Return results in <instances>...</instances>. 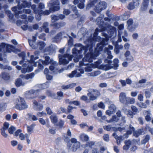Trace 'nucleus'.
<instances>
[{"mask_svg": "<svg viewBox=\"0 0 153 153\" xmlns=\"http://www.w3.org/2000/svg\"><path fill=\"white\" fill-rule=\"evenodd\" d=\"M39 57L37 56H34L32 55L30 57V60L29 62V64L26 69H22L21 72L23 73H25L26 72H29L33 71V67H36L37 65L38 67L40 69H42L43 68V66L42 63L44 65H47L50 63H52L53 61L51 59H50L48 56H45V60L43 61L41 59L39 60V62H36L35 61L38 59Z\"/></svg>", "mask_w": 153, "mask_h": 153, "instance_id": "nucleus-1", "label": "nucleus"}, {"mask_svg": "<svg viewBox=\"0 0 153 153\" xmlns=\"http://www.w3.org/2000/svg\"><path fill=\"white\" fill-rule=\"evenodd\" d=\"M97 49V48L96 49L94 55L91 52L88 53L82 59V62H79L80 66L83 65L86 66L85 68L86 72H91L92 71V68H97L94 67L95 65H97L96 62H94V64H90V63L92 62L93 59H94L98 56L99 51Z\"/></svg>", "mask_w": 153, "mask_h": 153, "instance_id": "nucleus-2", "label": "nucleus"}, {"mask_svg": "<svg viewBox=\"0 0 153 153\" xmlns=\"http://www.w3.org/2000/svg\"><path fill=\"white\" fill-rule=\"evenodd\" d=\"M105 62L107 63L106 65H100L102 62L101 60H99L96 62V63H97V65H95L94 67H97L98 69H102L103 70L107 71L112 68V66L111 65V62L109 60L105 59Z\"/></svg>", "mask_w": 153, "mask_h": 153, "instance_id": "nucleus-3", "label": "nucleus"}, {"mask_svg": "<svg viewBox=\"0 0 153 153\" xmlns=\"http://www.w3.org/2000/svg\"><path fill=\"white\" fill-rule=\"evenodd\" d=\"M13 49V47L12 45L9 44H5L2 43L0 44V60H2V59L1 56L2 54H5L6 52H10Z\"/></svg>", "mask_w": 153, "mask_h": 153, "instance_id": "nucleus-4", "label": "nucleus"}, {"mask_svg": "<svg viewBox=\"0 0 153 153\" xmlns=\"http://www.w3.org/2000/svg\"><path fill=\"white\" fill-rule=\"evenodd\" d=\"M36 37L35 36H33V39L31 41H29V43L30 46L33 49L39 48L40 50H42L45 46V44L42 42H39V43L36 44L34 42L36 40Z\"/></svg>", "mask_w": 153, "mask_h": 153, "instance_id": "nucleus-5", "label": "nucleus"}, {"mask_svg": "<svg viewBox=\"0 0 153 153\" xmlns=\"http://www.w3.org/2000/svg\"><path fill=\"white\" fill-rule=\"evenodd\" d=\"M15 107L16 109L21 111L27 108L28 105L24 99L20 98L18 100V102L16 105Z\"/></svg>", "mask_w": 153, "mask_h": 153, "instance_id": "nucleus-6", "label": "nucleus"}, {"mask_svg": "<svg viewBox=\"0 0 153 153\" xmlns=\"http://www.w3.org/2000/svg\"><path fill=\"white\" fill-rule=\"evenodd\" d=\"M59 64H66L69 62V61H71L73 58V56L72 55L69 54H65L63 56H62L59 55Z\"/></svg>", "mask_w": 153, "mask_h": 153, "instance_id": "nucleus-7", "label": "nucleus"}, {"mask_svg": "<svg viewBox=\"0 0 153 153\" xmlns=\"http://www.w3.org/2000/svg\"><path fill=\"white\" fill-rule=\"evenodd\" d=\"M134 128L131 125H130L129 127L128 128V130L126 131V134L125 135H124L122 137L117 136L116 134L115 133L113 134V136L116 138V139L117 140H120V138H121L120 139L122 140H123L124 138L128 137V136H127V134H131L132 132L134 131Z\"/></svg>", "mask_w": 153, "mask_h": 153, "instance_id": "nucleus-8", "label": "nucleus"}, {"mask_svg": "<svg viewBox=\"0 0 153 153\" xmlns=\"http://www.w3.org/2000/svg\"><path fill=\"white\" fill-rule=\"evenodd\" d=\"M88 95L91 100H94L100 95V93L98 91L93 89L88 94Z\"/></svg>", "mask_w": 153, "mask_h": 153, "instance_id": "nucleus-9", "label": "nucleus"}, {"mask_svg": "<svg viewBox=\"0 0 153 153\" xmlns=\"http://www.w3.org/2000/svg\"><path fill=\"white\" fill-rule=\"evenodd\" d=\"M84 71L83 69H79L74 71H73L71 74L68 75V76L70 78H72L74 77H79L81 76V74L84 73Z\"/></svg>", "mask_w": 153, "mask_h": 153, "instance_id": "nucleus-10", "label": "nucleus"}, {"mask_svg": "<svg viewBox=\"0 0 153 153\" xmlns=\"http://www.w3.org/2000/svg\"><path fill=\"white\" fill-rule=\"evenodd\" d=\"M14 135L16 137L19 136V138L22 140H24L26 137H29V135L27 134H25L22 133V131L20 129L17 130L14 134Z\"/></svg>", "mask_w": 153, "mask_h": 153, "instance_id": "nucleus-11", "label": "nucleus"}, {"mask_svg": "<svg viewBox=\"0 0 153 153\" xmlns=\"http://www.w3.org/2000/svg\"><path fill=\"white\" fill-rule=\"evenodd\" d=\"M106 7V3L105 2H101L97 4L95 7L94 10L97 13H100L102 10L105 9Z\"/></svg>", "mask_w": 153, "mask_h": 153, "instance_id": "nucleus-12", "label": "nucleus"}, {"mask_svg": "<svg viewBox=\"0 0 153 153\" xmlns=\"http://www.w3.org/2000/svg\"><path fill=\"white\" fill-rule=\"evenodd\" d=\"M37 93V90H31L26 92L25 96L27 98L33 99L36 97Z\"/></svg>", "mask_w": 153, "mask_h": 153, "instance_id": "nucleus-13", "label": "nucleus"}, {"mask_svg": "<svg viewBox=\"0 0 153 153\" xmlns=\"http://www.w3.org/2000/svg\"><path fill=\"white\" fill-rule=\"evenodd\" d=\"M9 126L8 123L5 122L3 126L1 129V134L4 137L6 138L8 137V134L6 132L5 130L8 128Z\"/></svg>", "mask_w": 153, "mask_h": 153, "instance_id": "nucleus-14", "label": "nucleus"}, {"mask_svg": "<svg viewBox=\"0 0 153 153\" xmlns=\"http://www.w3.org/2000/svg\"><path fill=\"white\" fill-rule=\"evenodd\" d=\"M27 22L26 20L23 21L21 20H18L16 22V24L18 26L21 25L23 24L24 25L22 26L21 27L24 30H26L27 28V26L26 25Z\"/></svg>", "mask_w": 153, "mask_h": 153, "instance_id": "nucleus-15", "label": "nucleus"}, {"mask_svg": "<svg viewBox=\"0 0 153 153\" xmlns=\"http://www.w3.org/2000/svg\"><path fill=\"white\" fill-rule=\"evenodd\" d=\"M147 82V80L145 79H143L140 80L138 82L136 83L135 85L134 86V87L135 88H140L142 87H145L144 84Z\"/></svg>", "mask_w": 153, "mask_h": 153, "instance_id": "nucleus-16", "label": "nucleus"}, {"mask_svg": "<svg viewBox=\"0 0 153 153\" xmlns=\"http://www.w3.org/2000/svg\"><path fill=\"white\" fill-rule=\"evenodd\" d=\"M143 113L145 117V119L147 121L149 122L151 120V113L150 110H144Z\"/></svg>", "mask_w": 153, "mask_h": 153, "instance_id": "nucleus-17", "label": "nucleus"}, {"mask_svg": "<svg viewBox=\"0 0 153 153\" xmlns=\"http://www.w3.org/2000/svg\"><path fill=\"white\" fill-rule=\"evenodd\" d=\"M124 55L127 60L129 61L130 62H131L133 60V57L131 55V53L129 51H127L125 53Z\"/></svg>", "mask_w": 153, "mask_h": 153, "instance_id": "nucleus-18", "label": "nucleus"}, {"mask_svg": "<svg viewBox=\"0 0 153 153\" xmlns=\"http://www.w3.org/2000/svg\"><path fill=\"white\" fill-rule=\"evenodd\" d=\"M34 75L33 73H31L29 74H27L26 75H20V77L23 78V80L24 81L25 79H30L32 78L34 76Z\"/></svg>", "mask_w": 153, "mask_h": 153, "instance_id": "nucleus-19", "label": "nucleus"}, {"mask_svg": "<svg viewBox=\"0 0 153 153\" xmlns=\"http://www.w3.org/2000/svg\"><path fill=\"white\" fill-rule=\"evenodd\" d=\"M149 0H143V1L141 8V10L144 11L147 9L148 6Z\"/></svg>", "mask_w": 153, "mask_h": 153, "instance_id": "nucleus-20", "label": "nucleus"}, {"mask_svg": "<svg viewBox=\"0 0 153 153\" xmlns=\"http://www.w3.org/2000/svg\"><path fill=\"white\" fill-rule=\"evenodd\" d=\"M107 15L108 17L107 19L105 18L104 19H119L120 18V17L117 16L111 13H107Z\"/></svg>", "mask_w": 153, "mask_h": 153, "instance_id": "nucleus-21", "label": "nucleus"}, {"mask_svg": "<svg viewBox=\"0 0 153 153\" xmlns=\"http://www.w3.org/2000/svg\"><path fill=\"white\" fill-rule=\"evenodd\" d=\"M79 138L80 140L83 141H87L89 140V137L88 136L84 133H82L80 134Z\"/></svg>", "mask_w": 153, "mask_h": 153, "instance_id": "nucleus-22", "label": "nucleus"}, {"mask_svg": "<svg viewBox=\"0 0 153 153\" xmlns=\"http://www.w3.org/2000/svg\"><path fill=\"white\" fill-rule=\"evenodd\" d=\"M127 98V97H126V94L125 93H121L120 94L119 100L121 102L123 103L126 101Z\"/></svg>", "mask_w": 153, "mask_h": 153, "instance_id": "nucleus-23", "label": "nucleus"}, {"mask_svg": "<svg viewBox=\"0 0 153 153\" xmlns=\"http://www.w3.org/2000/svg\"><path fill=\"white\" fill-rule=\"evenodd\" d=\"M123 110L125 113L128 115V116L132 118L133 117V113L130 110L127 109L126 108V106L124 107Z\"/></svg>", "mask_w": 153, "mask_h": 153, "instance_id": "nucleus-24", "label": "nucleus"}, {"mask_svg": "<svg viewBox=\"0 0 153 153\" xmlns=\"http://www.w3.org/2000/svg\"><path fill=\"white\" fill-rule=\"evenodd\" d=\"M35 124H33L30 126H27V132L30 134H31L33 132Z\"/></svg>", "mask_w": 153, "mask_h": 153, "instance_id": "nucleus-25", "label": "nucleus"}, {"mask_svg": "<svg viewBox=\"0 0 153 153\" xmlns=\"http://www.w3.org/2000/svg\"><path fill=\"white\" fill-rule=\"evenodd\" d=\"M80 145V142H76L74 143L71 147L72 150L74 151H75L79 147Z\"/></svg>", "mask_w": 153, "mask_h": 153, "instance_id": "nucleus-26", "label": "nucleus"}, {"mask_svg": "<svg viewBox=\"0 0 153 153\" xmlns=\"http://www.w3.org/2000/svg\"><path fill=\"white\" fill-rule=\"evenodd\" d=\"M119 62V60L117 59H114L113 60V63L112 64L111 66L113 67L112 68L114 69H117V68L118 67L119 65L118 63Z\"/></svg>", "mask_w": 153, "mask_h": 153, "instance_id": "nucleus-27", "label": "nucleus"}, {"mask_svg": "<svg viewBox=\"0 0 153 153\" xmlns=\"http://www.w3.org/2000/svg\"><path fill=\"white\" fill-rule=\"evenodd\" d=\"M7 104L6 103H0V113L4 111L6 109Z\"/></svg>", "mask_w": 153, "mask_h": 153, "instance_id": "nucleus-28", "label": "nucleus"}, {"mask_svg": "<svg viewBox=\"0 0 153 153\" xmlns=\"http://www.w3.org/2000/svg\"><path fill=\"white\" fill-rule=\"evenodd\" d=\"M15 84L17 87H19L22 85H25V83L22 82V80L19 78H18L16 80Z\"/></svg>", "mask_w": 153, "mask_h": 153, "instance_id": "nucleus-29", "label": "nucleus"}, {"mask_svg": "<svg viewBox=\"0 0 153 153\" xmlns=\"http://www.w3.org/2000/svg\"><path fill=\"white\" fill-rule=\"evenodd\" d=\"M119 119L118 117L114 116L112 117L111 119L109 120H106V121L108 123H111L116 122L118 121Z\"/></svg>", "mask_w": 153, "mask_h": 153, "instance_id": "nucleus-30", "label": "nucleus"}, {"mask_svg": "<svg viewBox=\"0 0 153 153\" xmlns=\"http://www.w3.org/2000/svg\"><path fill=\"white\" fill-rule=\"evenodd\" d=\"M1 77L3 79L7 80L10 79V76L8 74L5 72H2L1 74Z\"/></svg>", "mask_w": 153, "mask_h": 153, "instance_id": "nucleus-31", "label": "nucleus"}, {"mask_svg": "<svg viewBox=\"0 0 153 153\" xmlns=\"http://www.w3.org/2000/svg\"><path fill=\"white\" fill-rule=\"evenodd\" d=\"M50 118L51 122L53 123H56L57 122V117L56 115L54 114L51 115L50 117Z\"/></svg>", "mask_w": 153, "mask_h": 153, "instance_id": "nucleus-32", "label": "nucleus"}, {"mask_svg": "<svg viewBox=\"0 0 153 153\" xmlns=\"http://www.w3.org/2000/svg\"><path fill=\"white\" fill-rule=\"evenodd\" d=\"M126 102L128 104H133L135 102V100L133 98L127 97Z\"/></svg>", "mask_w": 153, "mask_h": 153, "instance_id": "nucleus-33", "label": "nucleus"}, {"mask_svg": "<svg viewBox=\"0 0 153 153\" xmlns=\"http://www.w3.org/2000/svg\"><path fill=\"white\" fill-rule=\"evenodd\" d=\"M123 28H124V25L123 24L120 25L118 26V29H119V30L118 31L119 33L118 34V36L119 37V39L120 38V40L118 41L119 42H121V39H120V36L121 35V34L120 33L121 32L120 31V30L123 29Z\"/></svg>", "mask_w": 153, "mask_h": 153, "instance_id": "nucleus-34", "label": "nucleus"}, {"mask_svg": "<svg viewBox=\"0 0 153 153\" xmlns=\"http://www.w3.org/2000/svg\"><path fill=\"white\" fill-rule=\"evenodd\" d=\"M39 123L42 125H45L46 123H49V120L48 119H47L46 120L42 118H40L39 119Z\"/></svg>", "mask_w": 153, "mask_h": 153, "instance_id": "nucleus-35", "label": "nucleus"}, {"mask_svg": "<svg viewBox=\"0 0 153 153\" xmlns=\"http://www.w3.org/2000/svg\"><path fill=\"white\" fill-rule=\"evenodd\" d=\"M100 73L101 72L100 71H97L88 74V75L89 76H95L100 74Z\"/></svg>", "mask_w": 153, "mask_h": 153, "instance_id": "nucleus-36", "label": "nucleus"}, {"mask_svg": "<svg viewBox=\"0 0 153 153\" xmlns=\"http://www.w3.org/2000/svg\"><path fill=\"white\" fill-rule=\"evenodd\" d=\"M137 105L140 108H146L147 107V105L145 102H137Z\"/></svg>", "mask_w": 153, "mask_h": 153, "instance_id": "nucleus-37", "label": "nucleus"}, {"mask_svg": "<svg viewBox=\"0 0 153 153\" xmlns=\"http://www.w3.org/2000/svg\"><path fill=\"white\" fill-rule=\"evenodd\" d=\"M27 116L30 119H32L33 121H36L38 120L36 116L30 114H27Z\"/></svg>", "mask_w": 153, "mask_h": 153, "instance_id": "nucleus-38", "label": "nucleus"}, {"mask_svg": "<svg viewBox=\"0 0 153 153\" xmlns=\"http://www.w3.org/2000/svg\"><path fill=\"white\" fill-rule=\"evenodd\" d=\"M109 110H110V111H112L113 112V114H114L116 110V108L114 105L113 104H111L109 106Z\"/></svg>", "mask_w": 153, "mask_h": 153, "instance_id": "nucleus-39", "label": "nucleus"}, {"mask_svg": "<svg viewBox=\"0 0 153 153\" xmlns=\"http://www.w3.org/2000/svg\"><path fill=\"white\" fill-rule=\"evenodd\" d=\"M33 102V104L36 105V106H37V108H38L39 110L42 109L43 105L42 104H39L35 100H34Z\"/></svg>", "mask_w": 153, "mask_h": 153, "instance_id": "nucleus-40", "label": "nucleus"}, {"mask_svg": "<svg viewBox=\"0 0 153 153\" xmlns=\"http://www.w3.org/2000/svg\"><path fill=\"white\" fill-rule=\"evenodd\" d=\"M142 133V131L141 130H139L134 132L133 134L134 136L136 137L139 136Z\"/></svg>", "mask_w": 153, "mask_h": 153, "instance_id": "nucleus-41", "label": "nucleus"}, {"mask_svg": "<svg viewBox=\"0 0 153 153\" xmlns=\"http://www.w3.org/2000/svg\"><path fill=\"white\" fill-rule=\"evenodd\" d=\"M23 7H20L18 6V9L19 10H21L22 9V8L23 7H29L30 5V3H27L26 1H24L23 3Z\"/></svg>", "mask_w": 153, "mask_h": 153, "instance_id": "nucleus-42", "label": "nucleus"}, {"mask_svg": "<svg viewBox=\"0 0 153 153\" xmlns=\"http://www.w3.org/2000/svg\"><path fill=\"white\" fill-rule=\"evenodd\" d=\"M16 128L13 126H11L8 129V131L10 134H13L14 132L16 130Z\"/></svg>", "mask_w": 153, "mask_h": 153, "instance_id": "nucleus-43", "label": "nucleus"}, {"mask_svg": "<svg viewBox=\"0 0 153 153\" xmlns=\"http://www.w3.org/2000/svg\"><path fill=\"white\" fill-rule=\"evenodd\" d=\"M57 99L58 100H60L63 97V94L61 91L58 92L57 93Z\"/></svg>", "mask_w": 153, "mask_h": 153, "instance_id": "nucleus-44", "label": "nucleus"}, {"mask_svg": "<svg viewBox=\"0 0 153 153\" xmlns=\"http://www.w3.org/2000/svg\"><path fill=\"white\" fill-rule=\"evenodd\" d=\"M137 26L136 25H133L130 27H128V29L131 31H134L136 28L137 27Z\"/></svg>", "mask_w": 153, "mask_h": 153, "instance_id": "nucleus-45", "label": "nucleus"}, {"mask_svg": "<svg viewBox=\"0 0 153 153\" xmlns=\"http://www.w3.org/2000/svg\"><path fill=\"white\" fill-rule=\"evenodd\" d=\"M48 26V25L47 23H44L43 25V28L45 29V31L46 33H48L49 32V29L47 28Z\"/></svg>", "mask_w": 153, "mask_h": 153, "instance_id": "nucleus-46", "label": "nucleus"}, {"mask_svg": "<svg viewBox=\"0 0 153 153\" xmlns=\"http://www.w3.org/2000/svg\"><path fill=\"white\" fill-rule=\"evenodd\" d=\"M72 53L74 55H75V56H77L78 54H79V51H78L76 48H74L72 50Z\"/></svg>", "mask_w": 153, "mask_h": 153, "instance_id": "nucleus-47", "label": "nucleus"}, {"mask_svg": "<svg viewBox=\"0 0 153 153\" xmlns=\"http://www.w3.org/2000/svg\"><path fill=\"white\" fill-rule=\"evenodd\" d=\"M59 4L58 2L53 7V9L52 10L53 11L57 10L59 9Z\"/></svg>", "mask_w": 153, "mask_h": 153, "instance_id": "nucleus-48", "label": "nucleus"}, {"mask_svg": "<svg viewBox=\"0 0 153 153\" xmlns=\"http://www.w3.org/2000/svg\"><path fill=\"white\" fill-rule=\"evenodd\" d=\"M72 9L74 11L75 13H76V15H74V18H77L78 14L77 13V10H76V7L75 6H73L72 7Z\"/></svg>", "mask_w": 153, "mask_h": 153, "instance_id": "nucleus-49", "label": "nucleus"}, {"mask_svg": "<svg viewBox=\"0 0 153 153\" xmlns=\"http://www.w3.org/2000/svg\"><path fill=\"white\" fill-rule=\"evenodd\" d=\"M98 106L102 109H105V105L102 102H100L98 104Z\"/></svg>", "mask_w": 153, "mask_h": 153, "instance_id": "nucleus-50", "label": "nucleus"}, {"mask_svg": "<svg viewBox=\"0 0 153 153\" xmlns=\"http://www.w3.org/2000/svg\"><path fill=\"white\" fill-rule=\"evenodd\" d=\"M149 136L148 135L146 136L145 139L142 141V143L143 144L149 141Z\"/></svg>", "mask_w": 153, "mask_h": 153, "instance_id": "nucleus-51", "label": "nucleus"}, {"mask_svg": "<svg viewBox=\"0 0 153 153\" xmlns=\"http://www.w3.org/2000/svg\"><path fill=\"white\" fill-rule=\"evenodd\" d=\"M107 54L108 55L107 58L109 59H112L113 58V56L111 54V52L108 49L106 51Z\"/></svg>", "mask_w": 153, "mask_h": 153, "instance_id": "nucleus-52", "label": "nucleus"}, {"mask_svg": "<svg viewBox=\"0 0 153 153\" xmlns=\"http://www.w3.org/2000/svg\"><path fill=\"white\" fill-rule=\"evenodd\" d=\"M70 104H74L76 105H80V102L79 101H70L69 102Z\"/></svg>", "mask_w": 153, "mask_h": 153, "instance_id": "nucleus-53", "label": "nucleus"}, {"mask_svg": "<svg viewBox=\"0 0 153 153\" xmlns=\"http://www.w3.org/2000/svg\"><path fill=\"white\" fill-rule=\"evenodd\" d=\"M37 115L39 117L45 116L46 115V113L44 111L37 113Z\"/></svg>", "mask_w": 153, "mask_h": 153, "instance_id": "nucleus-54", "label": "nucleus"}, {"mask_svg": "<svg viewBox=\"0 0 153 153\" xmlns=\"http://www.w3.org/2000/svg\"><path fill=\"white\" fill-rule=\"evenodd\" d=\"M143 96L142 94H139L137 96L138 100L140 101H143Z\"/></svg>", "mask_w": 153, "mask_h": 153, "instance_id": "nucleus-55", "label": "nucleus"}, {"mask_svg": "<svg viewBox=\"0 0 153 153\" xmlns=\"http://www.w3.org/2000/svg\"><path fill=\"white\" fill-rule=\"evenodd\" d=\"M136 6L135 4L133 3H130L128 6V8L129 9L131 10L133 9L135 7V6Z\"/></svg>", "mask_w": 153, "mask_h": 153, "instance_id": "nucleus-56", "label": "nucleus"}, {"mask_svg": "<svg viewBox=\"0 0 153 153\" xmlns=\"http://www.w3.org/2000/svg\"><path fill=\"white\" fill-rule=\"evenodd\" d=\"M82 2V3H79L78 5V7L80 9H82L84 7V4L83 3V2L84 1V0H80Z\"/></svg>", "mask_w": 153, "mask_h": 153, "instance_id": "nucleus-57", "label": "nucleus"}, {"mask_svg": "<svg viewBox=\"0 0 153 153\" xmlns=\"http://www.w3.org/2000/svg\"><path fill=\"white\" fill-rule=\"evenodd\" d=\"M103 140L106 141L108 142L109 140V136L108 134H105L103 136Z\"/></svg>", "mask_w": 153, "mask_h": 153, "instance_id": "nucleus-58", "label": "nucleus"}, {"mask_svg": "<svg viewBox=\"0 0 153 153\" xmlns=\"http://www.w3.org/2000/svg\"><path fill=\"white\" fill-rule=\"evenodd\" d=\"M111 127L110 125L105 126H103L104 129L107 131L110 130Z\"/></svg>", "mask_w": 153, "mask_h": 153, "instance_id": "nucleus-59", "label": "nucleus"}, {"mask_svg": "<svg viewBox=\"0 0 153 153\" xmlns=\"http://www.w3.org/2000/svg\"><path fill=\"white\" fill-rule=\"evenodd\" d=\"M91 153H100L99 151L98 148L97 147L93 149Z\"/></svg>", "mask_w": 153, "mask_h": 153, "instance_id": "nucleus-60", "label": "nucleus"}, {"mask_svg": "<svg viewBox=\"0 0 153 153\" xmlns=\"http://www.w3.org/2000/svg\"><path fill=\"white\" fill-rule=\"evenodd\" d=\"M11 145L13 146H16L18 144V142L16 140H12L10 142Z\"/></svg>", "mask_w": 153, "mask_h": 153, "instance_id": "nucleus-61", "label": "nucleus"}, {"mask_svg": "<svg viewBox=\"0 0 153 153\" xmlns=\"http://www.w3.org/2000/svg\"><path fill=\"white\" fill-rule=\"evenodd\" d=\"M46 111L47 114H51L52 113V111L50 108L48 107L46 108Z\"/></svg>", "mask_w": 153, "mask_h": 153, "instance_id": "nucleus-62", "label": "nucleus"}, {"mask_svg": "<svg viewBox=\"0 0 153 153\" xmlns=\"http://www.w3.org/2000/svg\"><path fill=\"white\" fill-rule=\"evenodd\" d=\"M131 108L132 110L135 112H137L138 111V109L137 108L134 106H131Z\"/></svg>", "mask_w": 153, "mask_h": 153, "instance_id": "nucleus-63", "label": "nucleus"}, {"mask_svg": "<svg viewBox=\"0 0 153 153\" xmlns=\"http://www.w3.org/2000/svg\"><path fill=\"white\" fill-rule=\"evenodd\" d=\"M133 22L132 20H128L127 22V23L128 27H130L131 25H133Z\"/></svg>", "mask_w": 153, "mask_h": 153, "instance_id": "nucleus-64", "label": "nucleus"}]
</instances>
